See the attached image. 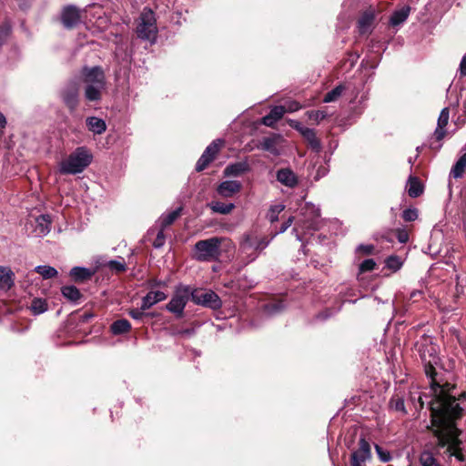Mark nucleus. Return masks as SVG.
I'll list each match as a JSON object with an SVG mask.
<instances>
[{"label": "nucleus", "mask_w": 466, "mask_h": 466, "mask_svg": "<svg viewBox=\"0 0 466 466\" xmlns=\"http://www.w3.org/2000/svg\"><path fill=\"white\" fill-rule=\"evenodd\" d=\"M436 400L429 402L431 412V423L434 429V435L438 439V446H447L451 456L455 457L459 461H464V455L460 448V431L455 425V420L461 416L462 409L458 400H451L443 394L440 390Z\"/></svg>", "instance_id": "f257e3e1"}, {"label": "nucleus", "mask_w": 466, "mask_h": 466, "mask_svg": "<svg viewBox=\"0 0 466 466\" xmlns=\"http://www.w3.org/2000/svg\"><path fill=\"white\" fill-rule=\"evenodd\" d=\"M418 347L420 357L424 365L425 373L431 379V390L434 394V398L432 400H436L438 395L441 394L440 390H442L443 394L447 395L448 398L456 400V398L451 393V390L453 389L452 386L449 383L441 385L434 380V375L436 374L434 366L439 362L436 346L431 342V339L425 338L418 344Z\"/></svg>", "instance_id": "f03ea898"}, {"label": "nucleus", "mask_w": 466, "mask_h": 466, "mask_svg": "<svg viewBox=\"0 0 466 466\" xmlns=\"http://www.w3.org/2000/svg\"><path fill=\"white\" fill-rule=\"evenodd\" d=\"M227 238L213 237L199 240L194 246V258L198 261H216L220 257V246Z\"/></svg>", "instance_id": "7ed1b4c3"}, {"label": "nucleus", "mask_w": 466, "mask_h": 466, "mask_svg": "<svg viewBox=\"0 0 466 466\" xmlns=\"http://www.w3.org/2000/svg\"><path fill=\"white\" fill-rule=\"evenodd\" d=\"M92 160V155L85 147H77L69 157L59 164L61 174L81 173Z\"/></svg>", "instance_id": "20e7f679"}, {"label": "nucleus", "mask_w": 466, "mask_h": 466, "mask_svg": "<svg viewBox=\"0 0 466 466\" xmlns=\"http://www.w3.org/2000/svg\"><path fill=\"white\" fill-rule=\"evenodd\" d=\"M270 242L266 237L258 236L254 233L246 234L239 245V252L242 256L248 258V261H253L258 252L265 249Z\"/></svg>", "instance_id": "39448f33"}, {"label": "nucleus", "mask_w": 466, "mask_h": 466, "mask_svg": "<svg viewBox=\"0 0 466 466\" xmlns=\"http://www.w3.org/2000/svg\"><path fill=\"white\" fill-rule=\"evenodd\" d=\"M138 37L155 42L157 37L156 18L153 11L149 8H144L140 15V21L137 27Z\"/></svg>", "instance_id": "423d86ee"}, {"label": "nucleus", "mask_w": 466, "mask_h": 466, "mask_svg": "<svg viewBox=\"0 0 466 466\" xmlns=\"http://www.w3.org/2000/svg\"><path fill=\"white\" fill-rule=\"evenodd\" d=\"M191 298L196 304L212 309H218L222 306L220 298L212 290L194 289L191 292Z\"/></svg>", "instance_id": "0eeeda50"}, {"label": "nucleus", "mask_w": 466, "mask_h": 466, "mask_svg": "<svg viewBox=\"0 0 466 466\" xmlns=\"http://www.w3.org/2000/svg\"><path fill=\"white\" fill-rule=\"evenodd\" d=\"M303 219L298 221L297 226L300 225L302 228L317 230L319 224L320 211L318 207L311 203H306L301 208Z\"/></svg>", "instance_id": "6e6552de"}, {"label": "nucleus", "mask_w": 466, "mask_h": 466, "mask_svg": "<svg viewBox=\"0 0 466 466\" xmlns=\"http://www.w3.org/2000/svg\"><path fill=\"white\" fill-rule=\"evenodd\" d=\"M189 292L190 289L188 287L178 289L167 303V309L172 313L181 316L187 302Z\"/></svg>", "instance_id": "1a4fd4ad"}, {"label": "nucleus", "mask_w": 466, "mask_h": 466, "mask_svg": "<svg viewBox=\"0 0 466 466\" xmlns=\"http://www.w3.org/2000/svg\"><path fill=\"white\" fill-rule=\"evenodd\" d=\"M83 77L86 86H94L98 88H105L106 86L105 74L99 66L83 68Z\"/></svg>", "instance_id": "9d476101"}, {"label": "nucleus", "mask_w": 466, "mask_h": 466, "mask_svg": "<svg viewBox=\"0 0 466 466\" xmlns=\"http://www.w3.org/2000/svg\"><path fill=\"white\" fill-rule=\"evenodd\" d=\"M223 141L221 139L214 140L208 147L205 149L204 153L201 155L196 165L197 171L204 170L208 165L214 159L215 156L220 149Z\"/></svg>", "instance_id": "9b49d317"}, {"label": "nucleus", "mask_w": 466, "mask_h": 466, "mask_svg": "<svg viewBox=\"0 0 466 466\" xmlns=\"http://www.w3.org/2000/svg\"><path fill=\"white\" fill-rule=\"evenodd\" d=\"M61 22L66 29L76 27L81 22L79 10L74 5L65 6L61 12Z\"/></svg>", "instance_id": "f8f14e48"}, {"label": "nucleus", "mask_w": 466, "mask_h": 466, "mask_svg": "<svg viewBox=\"0 0 466 466\" xmlns=\"http://www.w3.org/2000/svg\"><path fill=\"white\" fill-rule=\"evenodd\" d=\"M359 449L351 454V466H365V461L370 459L371 451L369 442L361 438Z\"/></svg>", "instance_id": "ddd939ff"}, {"label": "nucleus", "mask_w": 466, "mask_h": 466, "mask_svg": "<svg viewBox=\"0 0 466 466\" xmlns=\"http://www.w3.org/2000/svg\"><path fill=\"white\" fill-rule=\"evenodd\" d=\"M64 103L70 110H75L78 105V87L75 82L69 83L62 92Z\"/></svg>", "instance_id": "4468645a"}, {"label": "nucleus", "mask_w": 466, "mask_h": 466, "mask_svg": "<svg viewBox=\"0 0 466 466\" xmlns=\"http://www.w3.org/2000/svg\"><path fill=\"white\" fill-rule=\"evenodd\" d=\"M51 217L49 215H40L35 219L34 232L36 237H44L50 232Z\"/></svg>", "instance_id": "2eb2a0df"}, {"label": "nucleus", "mask_w": 466, "mask_h": 466, "mask_svg": "<svg viewBox=\"0 0 466 466\" xmlns=\"http://www.w3.org/2000/svg\"><path fill=\"white\" fill-rule=\"evenodd\" d=\"M240 188L241 184L238 181L226 180L218 185L217 191L221 197L229 198L238 193Z\"/></svg>", "instance_id": "dca6fc26"}, {"label": "nucleus", "mask_w": 466, "mask_h": 466, "mask_svg": "<svg viewBox=\"0 0 466 466\" xmlns=\"http://www.w3.org/2000/svg\"><path fill=\"white\" fill-rule=\"evenodd\" d=\"M167 299V295L163 291H149L143 299L141 304V309L147 310L155 304L163 301Z\"/></svg>", "instance_id": "f3484780"}, {"label": "nucleus", "mask_w": 466, "mask_h": 466, "mask_svg": "<svg viewBox=\"0 0 466 466\" xmlns=\"http://www.w3.org/2000/svg\"><path fill=\"white\" fill-rule=\"evenodd\" d=\"M277 180L282 185L294 187L298 184V178L295 173L289 168H281L277 172Z\"/></svg>", "instance_id": "a211bd4d"}, {"label": "nucleus", "mask_w": 466, "mask_h": 466, "mask_svg": "<svg viewBox=\"0 0 466 466\" xmlns=\"http://www.w3.org/2000/svg\"><path fill=\"white\" fill-rule=\"evenodd\" d=\"M375 19L374 12L371 10L366 11L360 17L358 27L360 34H368L370 32L373 22Z\"/></svg>", "instance_id": "6ab92c4d"}, {"label": "nucleus", "mask_w": 466, "mask_h": 466, "mask_svg": "<svg viewBox=\"0 0 466 466\" xmlns=\"http://www.w3.org/2000/svg\"><path fill=\"white\" fill-rule=\"evenodd\" d=\"M286 113L285 106H276L271 108L270 112L263 116L262 124L267 127H273L277 121H279L283 115Z\"/></svg>", "instance_id": "aec40b11"}, {"label": "nucleus", "mask_w": 466, "mask_h": 466, "mask_svg": "<svg viewBox=\"0 0 466 466\" xmlns=\"http://www.w3.org/2000/svg\"><path fill=\"white\" fill-rule=\"evenodd\" d=\"M14 273L7 268L0 266V289L8 290L14 285Z\"/></svg>", "instance_id": "412c9836"}, {"label": "nucleus", "mask_w": 466, "mask_h": 466, "mask_svg": "<svg viewBox=\"0 0 466 466\" xmlns=\"http://www.w3.org/2000/svg\"><path fill=\"white\" fill-rule=\"evenodd\" d=\"M86 123L89 131L96 135L103 134L106 129V122L102 118L96 116L87 117Z\"/></svg>", "instance_id": "4be33fe9"}, {"label": "nucleus", "mask_w": 466, "mask_h": 466, "mask_svg": "<svg viewBox=\"0 0 466 466\" xmlns=\"http://www.w3.org/2000/svg\"><path fill=\"white\" fill-rule=\"evenodd\" d=\"M302 137L308 142L309 147L315 152L319 153L321 150V143L317 137L315 130L312 128L303 129Z\"/></svg>", "instance_id": "5701e85b"}, {"label": "nucleus", "mask_w": 466, "mask_h": 466, "mask_svg": "<svg viewBox=\"0 0 466 466\" xmlns=\"http://www.w3.org/2000/svg\"><path fill=\"white\" fill-rule=\"evenodd\" d=\"M248 170V164L247 162H237L228 165L224 169V175L227 177H238Z\"/></svg>", "instance_id": "b1692460"}, {"label": "nucleus", "mask_w": 466, "mask_h": 466, "mask_svg": "<svg viewBox=\"0 0 466 466\" xmlns=\"http://www.w3.org/2000/svg\"><path fill=\"white\" fill-rule=\"evenodd\" d=\"M410 8L408 5L396 10L390 16V23L391 25L396 26L402 24L408 18Z\"/></svg>", "instance_id": "393cba45"}, {"label": "nucleus", "mask_w": 466, "mask_h": 466, "mask_svg": "<svg viewBox=\"0 0 466 466\" xmlns=\"http://www.w3.org/2000/svg\"><path fill=\"white\" fill-rule=\"evenodd\" d=\"M208 206L214 213L223 215L229 214L235 208V205L233 203L227 204L220 201H212Z\"/></svg>", "instance_id": "a878e982"}, {"label": "nucleus", "mask_w": 466, "mask_h": 466, "mask_svg": "<svg viewBox=\"0 0 466 466\" xmlns=\"http://www.w3.org/2000/svg\"><path fill=\"white\" fill-rule=\"evenodd\" d=\"M423 191L421 183L417 177H410L408 180V194L411 198L419 197Z\"/></svg>", "instance_id": "bb28decb"}, {"label": "nucleus", "mask_w": 466, "mask_h": 466, "mask_svg": "<svg viewBox=\"0 0 466 466\" xmlns=\"http://www.w3.org/2000/svg\"><path fill=\"white\" fill-rule=\"evenodd\" d=\"M466 168V153H464L461 157L456 161L454 166L451 168V175L454 178H461Z\"/></svg>", "instance_id": "cd10ccee"}, {"label": "nucleus", "mask_w": 466, "mask_h": 466, "mask_svg": "<svg viewBox=\"0 0 466 466\" xmlns=\"http://www.w3.org/2000/svg\"><path fill=\"white\" fill-rule=\"evenodd\" d=\"M181 213V208H178L167 214H164L160 217L158 223L160 224V228H166L169 225H171Z\"/></svg>", "instance_id": "c85d7f7f"}, {"label": "nucleus", "mask_w": 466, "mask_h": 466, "mask_svg": "<svg viewBox=\"0 0 466 466\" xmlns=\"http://www.w3.org/2000/svg\"><path fill=\"white\" fill-rule=\"evenodd\" d=\"M131 324L127 319H118L112 323L111 331L115 335L124 334L130 330Z\"/></svg>", "instance_id": "c756f323"}, {"label": "nucleus", "mask_w": 466, "mask_h": 466, "mask_svg": "<svg viewBox=\"0 0 466 466\" xmlns=\"http://www.w3.org/2000/svg\"><path fill=\"white\" fill-rule=\"evenodd\" d=\"M61 292L65 298L72 302H77L81 298L79 289L75 286H65Z\"/></svg>", "instance_id": "7c9ffc66"}, {"label": "nucleus", "mask_w": 466, "mask_h": 466, "mask_svg": "<svg viewBox=\"0 0 466 466\" xmlns=\"http://www.w3.org/2000/svg\"><path fill=\"white\" fill-rule=\"evenodd\" d=\"M104 89L105 88H98L94 86H86L85 97L88 101H99Z\"/></svg>", "instance_id": "2f4dec72"}, {"label": "nucleus", "mask_w": 466, "mask_h": 466, "mask_svg": "<svg viewBox=\"0 0 466 466\" xmlns=\"http://www.w3.org/2000/svg\"><path fill=\"white\" fill-rule=\"evenodd\" d=\"M35 271L40 274L45 279L55 278L58 274L57 270L55 268L47 265L36 266L35 268Z\"/></svg>", "instance_id": "473e14b6"}, {"label": "nucleus", "mask_w": 466, "mask_h": 466, "mask_svg": "<svg viewBox=\"0 0 466 466\" xmlns=\"http://www.w3.org/2000/svg\"><path fill=\"white\" fill-rule=\"evenodd\" d=\"M70 276L76 280H84L91 277V272L86 268L75 267L70 270Z\"/></svg>", "instance_id": "72a5a7b5"}, {"label": "nucleus", "mask_w": 466, "mask_h": 466, "mask_svg": "<svg viewBox=\"0 0 466 466\" xmlns=\"http://www.w3.org/2000/svg\"><path fill=\"white\" fill-rule=\"evenodd\" d=\"M390 407L391 410L401 412L403 415L407 413L404 400L399 395H395L390 399Z\"/></svg>", "instance_id": "f704fd0d"}, {"label": "nucleus", "mask_w": 466, "mask_h": 466, "mask_svg": "<svg viewBox=\"0 0 466 466\" xmlns=\"http://www.w3.org/2000/svg\"><path fill=\"white\" fill-rule=\"evenodd\" d=\"M30 309L35 315H39L47 310V303L45 299H34Z\"/></svg>", "instance_id": "c9c22d12"}, {"label": "nucleus", "mask_w": 466, "mask_h": 466, "mask_svg": "<svg viewBox=\"0 0 466 466\" xmlns=\"http://www.w3.org/2000/svg\"><path fill=\"white\" fill-rule=\"evenodd\" d=\"M420 462L422 466H435L438 461L433 453L430 451H423L420 456Z\"/></svg>", "instance_id": "e433bc0d"}, {"label": "nucleus", "mask_w": 466, "mask_h": 466, "mask_svg": "<svg viewBox=\"0 0 466 466\" xmlns=\"http://www.w3.org/2000/svg\"><path fill=\"white\" fill-rule=\"evenodd\" d=\"M285 206L283 204H277L271 206L268 214L267 218L271 222H276L279 219V215L284 210Z\"/></svg>", "instance_id": "4c0bfd02"}, {"label": "nucleus", "mask_w": 466, "mask_h": 466, "mask_svg": "<svg viewBox=\"0 0 466 466\" xmlns=\"http://www.w3.org/2000/svg\"><path fill=\"white\" fill-rule=\"evenodd\" d=\"M386 268L392 270L393 272L398 271L402 266V260L398 256H390L385 260Z\"/></svg>", "instance_id": "58836bf2"}, {"label": "nucleus", "mask_w": 466, "mask_h": 466, "mask_svg": "<svg viewBox=\"0 0 466 466\" xmlns=\"http://www.w3.org/2000/svg\"><path fill=\"white\" fill-rule=\"evenodd\" d=\"M344 89V86L341 85L336 86L325 95L323 101L325 103H329L337 100L342 95Z\"/></svg>", "instance_id": "ea45409f"}, {"label": "nucleus", "mask_w": 466, "mask_h": 466, "mask_svg": "<svg viewBox=\"0 0 466 466\" xmlns=\"http://www.w3.org/2000/svg\"><path fill=\"white\" fill-rule=\"evenodd\" d=\"M376 268V262L372 258L363 260L359 267V273L372 271Z\"/></svg>", "instance_id": "a19ab883"}, {"label": "nucleus", "mask_w": 466, "mask_h": 466, "mask_svg": "<svg viewBox=\"0 0 466 466\" xmlns=\"http://www.w3.org/2000/svg\"><path fill=\"white\" fill-rule=\"evenodd\" d=\"M418 209L417 208H407L405 210H403L402 212V218L407 221V222H410V221H414L418 218Z\"/></svg>", "instance_id": "79ce46f5"}, {"label": "nucleus", "mask_w": 466, "mask_h": 466, "mask_svg": "<svg viewBox=\"0 0 466 466\" xmlns=\"http://www.w3.org/2000/svg\"><path fill=\"white\" fill-rule=\"evenodd\" d=\"M450 118V111L448 107H444L439 116L437 126L445 127Z\"/></svg>", "instance_id": "37998d69"}, {"label": "nucleus", "mask_w": 466, "mask_h": 466, "mask_svg": "<svg viewBox=\"0 0 466 466\" xmlns=\"http://www.w3.org/2000/svg\"><path fill=\"white\" fill-rule=\"evenodd\" d=\"M11 32V25L8 23H5L0 27V45H2L8 37Z\"/></svg>", "instance_id": "c03bdc74"}, {"label": "nucleus", "mask_w": 466, "mask_h": 466, "mask_svg": "<svg viewBox=\"0 0 466 466\" xmlns=\"http://www.w3.org/2000/svg\"><path fill=\"white\" fill-rule=\"evenodd\" d=\"M164 230H165V228H159L157 238H155V240L153 242L154 248H159L164 246L165 240H166V238L164 235Z\"/></svg>", "instance_id": "a18cd8bd"}, {"label": "nucleus", "mask_w": 466, "mask_h": 466, "mask_svg": "<svg viewBox=\"0 0 466 466\" xmlns=\"http://www.w3.org/2000/svg\"><path fill=\"white\" fill-rule=\"evenodd\" d=\"M308 114H309V119L314 120L317 123H319L321 120H323L327 116V114L321 110L310 111Z\"/></svg>", "instance_id": "49530a36"}, {"label": "nucleus", "mask_w": 466, "mask_h": 466, "mask_svg": "<svg viewBox=\"0 0 466 466\" xmlns=\"http://www.w3.org/2000/svg\"><path fill=\"white\" fill-rule=\"evenodd\" d=\"M375 450H376V452H377L378 456L380 457V459L382 461L387 462V461H390L391 460L390 453L389 451H384L379 445L375 446Z\"/></svg>", "instance_id": "de8ad7c7"}, {"label": "nucleus", "mask_w": 466, "mask_h": 466, "mask_svg": "<svg viewBox=\"0 0 466 466\" xmlns=\"http://www.w3.org/2000/svg\"><path fill=\"white\" fill-rule=\"evenodd\" d=\"M108 266L111 269H114L117 272H122L126 270V265L123 262L117 260H110L108 262Z\"/></svg>", "instance_id": "09e8293b"}, {"label": "nucleus", "mask_w": 466, "mask_h": 466, "mask_svg": "<svg viewBox=\"0 0 466 466\" xmlns=\"http://www.w3.org/2000/svg\"><path fill=\"white\" fill-rule=\"evenodd\" d=\"M274 145L275 141L272 138L265 137L260 144V147L263 150L270 151L274 147Z\"/></svg>", "instance_id": "8fccbe9b"}, {"label": "nucleus", "mask_w": 466, "mask_h": 466, "mask_svg": "<svg viewBox=\"0 0 466 466\" xmlns=\"http://www.w3.org/2000/svg\"><path fill=\"white\" fill-rule=\"evenodd\" d=\"M446 135V129L443 127L437 126L434 131V137L438 141H441Z\"/></svg>", "instance_id": "3c124183"}, {"label": "nucleus", "mask_w": 466, "mask_h": 466, "mask_svg": "<svg viewBox=\"0 0 466 466\" xmlns=\"http://www.w3.org/2000/svg\"><path fill=\"white\" fill-rule=\"evenodd\" d=\"M373 249H374L373 245H362L361 244L357 248L358 251H360L366 255L372 253Z\"/></svg>", "instance_id": "603ef678"}, {"label": "nucleus", "mask_w": 466, "mask_h": 466, "mask_svg": "<svg viewBox=\"0 0 466 466\" xmlns=\"http://www.w3.org/2000/svg\"><path fill=\"white\" fill-rule=\"evenodd\" d=\"M281 307L279 304H271L267 305L265 308V310L268 314H274L276 312H279L280 310Z\"/></svg>", "instance_id": "864d4df0"}, {"label": "nucleus", "mask_w": 466, "mask_h": 466, "mask_svg": "<svg viewBox=\"0 0 466 466\" xmlns=\"http://www.w3.org/2000/svg\"><path fill=\"white\" fill-rule=\"evenodd\" d=\"M144 310L141 309V308L139 309H132L129 311V316L131 318H133L134 319H141L144 316Z\"/></svg>", "instance_id": "5fc2aeb1"}, {"label": "nucleus", "mask_w": 466, "mask_h": 466, "mask_svg": "<svg viewBox=\"0 0 466 466\" xmlns=\"http://www.w3.org/2000/svg\"><path fill=\"white\" fill-rule=\"evenodd\" d=\"M294 218L289 217L281 226L280 229L276 234L285 232L293 223Z\"/></svg>", "instance_id": "6e6d98bb"}, {"label": "nucleus", "mask_w": 466, "mask_h": 466, "mask_svg": "<svg viewBox=\"0 0 466 466\" xmlns=\"http://www.w3.org/2000/svg\"><path fill=\"white\" fill-rule=\"evenodd\" d=\"M459 72L461 76H466V55H464L460 63Z\"/></svg>", "instance_id": "4d7b16f0"}, {"label": "nucleus", "mask_w": 466, "mask_h": 466, "mask_svg": "<svg viewBox=\"0 0 466 466\" xmlns=\"http://www.w3.org/2000/svg\"><path fill=\"white\" fill-rule=\"evenodd\" d=\"M300 108V106L298 102L292 101L290 102L287 107H285L286 112H295Z\"/></svg>", "instance_id": "13d9d810"}, {"label": "nucleus", "mask_w": 466, "mask_h": 466, "mask_svg": "<svg viewBox=\"0 0 466 466\" xmlns=\"http://www.w3.org/2000/svg\"><path fill=\"white\" fill-rule=\"evenodd\" d=\"M290 126L292 127H294L296 130H298L301 135H302L303 129L309 128V127H306L302 126L300 123H299L298 121H294V120L290 121Z\"/></svg>", "instance_id": "bf43d9fd"}, {"label": "nucleus", "mask_w": 466, "mask_h": 466, "mask_svg": "<svg viewBox=\"0 0 466 466\" xmlns=\"http://www.w3.org/2000/svg\"><path fill=\"white\" fill-rule=\"evenodd\" d=\"M409 239L408 233L405 230H400L398 232V240L400 243H406Z\"/></svg>", "instance_id": "052dcab7"}, {"label": "nucleus", "mask_w": 466, "mask_h": 466, "mask_svg": "<svg viewBox=\"0 0 466 466\" xmlns=\"http://www.w3.org/2000/svg\"><path fill=\"white\" fill-rule=\"evenodd\" d=\"M5 123H6V120H5V116L2 113H0V129L5 127Z\"/></svg>", "instance_id": "680f3d73"}, {"label": "nucleus", "mask_w": 466, "mask_h": 466, "mask_svg": "<svg viewBox=\"0 0 466 466\" xmlns=\"http://www.w3.org/2000/svg\"><path fill=\"white\" fill-rule=\"evenodd\" d=\"M418 400H419V402H420V407L422 408L423 405H424L423 397L422 396H419Z\"/></svg>", "instance_id": "e2e57ef3"}, {"label": "nucleus", "mask_w": 466, "mask_h": 466, "mask_svg": "<svg viewBox=\"0 0 466 466\" xmlns=\"http://www.w3.org/2000/svg\"><path fill=\"white\" fill-rule=\"evenodd\" d=\"M293 231L298 232V228H297V227H295V228H293ZM296 238H297V239H298V240H299V241L301 240V238H300V236H299V233H297V234H296Z\"/></svg>", "instance_id": "0e129e2a"}, {"label": "nucleus", "mask_w": 466, "mask_h": 466, "mask_svg": "<svg viewBox=\"0 0 466 466\" xmlns=\"http://www.w3.org/2000/svg\"><path fill=\"white\" fill-rule=\"evenodd\" d=\"M160 284H161L160 282H158V281H155V282H154V284H152V287L158 286V285H160Z\"/></svg>", "instance_id": "69168bd1"}]
</instances>
